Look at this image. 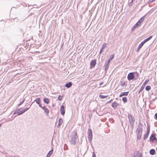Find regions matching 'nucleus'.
Segmentation results:
<instances>
[{"instance_id":"29","label":"nucleus","mask_w":157,"mask_h":157,"mask_svg":"<svg viewBox=\"0 0 157 157\" xmlns=\"http://www.w3.org/2000/svg\"><path fill=\"white\" fill-rule=\"evenodd\" d=\"M43 110H44L45 113H46L47 115H48L49 112V111L48 109L45 107Z\"/></svg>"},{"instance_id":"21","label":"nucleus","mask_w":157,"mask_h":157,"mask_svg":"<svg viewBox=\"0 0 157 157\" xmlns=\"http://www.w3.org/2000/svg\"><path fill=\"white\" fill-rule=\"evenodd\" d=\"M109 63H105V71H106L107 70L109 67Z\"/></svg>"},{"instance_id":"22","label":"nucleus","mask_w":157,"mask_h":157,"mask_svg":"<svg viewBox=\"0 0 157 157\" xmlns=\"http://www.w3.org/2000/svg\"><path fill=\"white\" fill-rule=\"evenodd\" d=\"M44 103H46L47 104H48L49 102V100L48 98H44Z\"/></svg>"},{"instance_id":"13","label":"nucleus","mask_w":157,"mask_h":157,"mask_svg":"<svg viewBox=\"0 0 157 157\" xmlns=\"http://www.w3.org/2000/svg\"><path fill=\"white\" fill-rule=\"evenodd\" d=\"M152 37V36H150L149 37L145 39L144 40L142 41V42L144 44L146 42L150 40Z\"/></svg>"},{"instance_id":"7","label":"nucleus","mask_w":157,"mask_h":157,"mask_svg":"<svg viewBox=\"0 0 157 157\" xmlns=\"http://www.w3.org/2000/svg\"><path fill=\"white\" fill-rule=\"evenodd\" d=\"M150 140L152 142H153L154 141H157V139L155 136V134H152L150 137Z\"/></svg>"},{"instance_id":"28","label":"nucleus","mask_w":157,"mask_h":157,"mask_svg":"<svg viewBox=\"0 0 157 157\" xmlns=\"http://www.w3.org/2000/svg\"><path fill=\"white\" fill-rule=\"evenodd\" d=\"M63 123V120L61 118H60L59 119V121L58 124V127L59 126L61 125Z\"/></svg>"},{"instance_id":"38","label":"nucleus","mask_w":157,"mask_h":157,"mask_svg":"<svg viewBox=\"0 0 157 157\" xmlns=\"http://www.w3.org/2000/svg\"><path fill=\"white\" fill-rule=\"evenodd\" d=\"M39 107H40L41 108L43 109H44L46 107L44 106H42V105L41 104L39 105Z\"/></svg>"},{"instance_id":"46","label":"nucleus","mask_w":157,"mask_h":157,"mask_svg":"<svg viewBox=\"0 0 157 157\" xmlns=\"http://www.w3.org/2000/svg\"><path fill=\"white\" fill-rule=\"evenodd\" d=\"M103 82H101L100 84H99V85L100 86H101V85L103 84Z\"/></svg>"},{"instance_id":"40","label":"nucleus","mask_w":157,"mask_h":157,"mask_svg":"<svg viewBox=\"0 0 157 157\" xmlns=\"http://www.w3.org/2000/svg\"><path fill=\"white\" fill-rule=\"evenodd\" d=\"M24 99L22 101H21L20 103L18 104V106H19L21 105L24 102Z\"/></svg>"},{"instance_id":"47","label":"nucleus","mask_w":157,"mask_h":157,"mask_svg":"<svg viewBox=\"0 0 157 157\" xmlns=\"http://www.w3.org/2000/svg\"><path fill=\"white\" fill-rule=\"evenodd\" d=\"M136 72V74H137V76H138L139 75L138 73H137V72Z\"/></svg>"},{"instance_id":"36","label":"nucleus","mask_w":157,"mask_h":157,"mask_svg":"<svg viewBox=\"0 0 157 157\" xmlns=\"http://www.w3.org/2000/svg\"><path fill=\"white\" fill-rule=\"evenodd\" d=\"M141 24L140 23H139L138 21L135 25V26H136L137 27L138 26H140Z\"/></svg>"},{"instance_id":"10","label":"nucleus","mask_w":157,"mask_h":157,"mask_svg":"<svg viewBox=\"0 0 157 157\" xmlns=\"http://www.w3.org/2000/svg\"><path fill=\"white\" fill-rule=\"evenodd\" d=\"M119 105V103H117L116 102H114L112 103L111 106L114 109H115Z\"/></svg>"},{"instance_id":"8","label":"nucleus","mask_w":157,"mask_h":157,"mask_svg":"<svg viewBox=\"0 0 157 157\" xmlns=\"http://www.w3.org/2000/svg\"><path fill=\"white\" fill-rule=\"evenodd\" d=\"M108 45V44L106 43H104L101 46V49L100 52H99V54H101L103 52V50L106 47H107Z\"/></svg>"},{"instance_id":"26","label":"nucleus","mask_w":157,"mask_h":157,"mask_svg":"<svg viewBox=\"0 0 157 157\" xmlns=\"http://www.w3.org/2000/svg\"><path fill=\"white\" fill-rule=\"evenodd\" d=\"M53 152V150L52 149L49 151L46 155V157H50L51 155L52 154Z\"/></svg>"},{"instance_id":"42","label":"nucleus","mask_w":157,"mask_h":157,"mask_svg":"<svg viewBox=\"0 0 157 157\" xmlns=\"http://www.w3.org/2000/svg\"><path fill=\"white\" fill-rule=\"evenodd\" d=\"M92 157H96V155L94 152L92 153Z\"/></svg>"},{"instance_id":"12","label":"nucleus","mask_w":157,"mask_h":157,"mask_svg":"<svg viewBox=\"0 0 157 157\" xmlns=\"http://www.w3.org/2000/svg\"><path fill=\"white\" fill-rule=\"evenodd\" d=\"M96 60H92L90 63V66H92V67H94L96 64Z\"/></svg>"},{"instance_id":"44","label":"nucleus","mask_w":157,"mask_h":157,"mask_svg":"<svg viewBox=\"0 0 157 157\" xmlns=\"http://www.w3.org/2000/svg\"><path fill=\"white\" fill-rule=\"evenodd\" d=\"M155 0H149L148 3L149 4L150 3H151L154 1Z\"/></svg>"},{"instance_id":"20","label":"nucleus","mask_w":157,"mask_h":157,"mask_svg":"<svg viewBox=\"0 0 157 157\" xmlns=\"http://www.w3.org/2000/svg\"><path fill=\"white\" fill-rule=\"evenodd\" d=\"M40 98H36L34 101L36 102V103L38 104L39 105L41 104L40 102Z\"/></svg>"},{"instance_id":"39","label":"nucleus","mask_w":157,"mask_h":157,"mask_svg":"<svg viewBox=\"0 0 157 157\" xmlns=\"http://www.w3.org/2000/svg\"><path fill=\"white\" fill-rule=\"evenodd\" d=\"M29 108H30V107L29 108H26L25 109H24V110H23L22 111H23V113H24L25 111H26L28 110L29 109Z\"/></svg>"},{"instance_id":"30","label":"nucleus","mask_w":157,"mask_h":157,"mask_svg":"<svg viewBox=\"0 0 157 157\" xmlns=\"http://www.w3.org/2000/svg\"><path fill=\"white\" fill-rule=\"evenodd\" d=\"M145 16L142 17L138 21L140 23V24L144 21V18H145Z\"/></svg>"},{"instance_id":"33","label":"nucleus","mask_w":157,"mask_h":157,"mask_svg":"<svg viewBox=\"0 0 157 157\" xmlns=\"http://www.w3.org/2000/svg\"><path fill=\"white\" fill-rule=\"evenodd\" d=\"M108 96V95L104 96V95H99L100 98H102V99L105 98H106Z\"/></svg>"},{"instance_id":"35","label":"nucleus","mask_w":157,"mask_h":157,"mask_svg":"<svg viewBox=\"0 0 157 157\" xmlns=\"http://www.w3.org/2000/svg\"><path fill=\"white\" fill-rule=\"evenodd\" d=\"M137 27L135 26V25H134V26H133L132 27V29H131V30L132 31H133L134 30L137 28Z\"/></svg>"},{"instance_id":"17","label":"nucleus","mask_w":157,"mask_h":157,"mask_svg":"<svg viewBox=\"0 0 157 157\" xmlns=\"http://www.w3.org/2000/svg\"><path fill=\"white\" fill-rule=\"evenodd\" d=\"M144 45V44L142 42H141V43L139 45L138 47L137 48V49L136 51L137 52H139L140 49Z\"/></svg>"},{"instance_id":"23","label":"nucleus","mask_w":157,"mask_h":157,"mask_svg":"<svg viewBox=\"0 0 157 157\" xmlns=\"http://www.w3.org/2000/svg\"><path fill=\"white\" fill-rule=\"evenodd\" d=\"M149 134V132H147L146 133L144 134V140H146V139H147L148 138Z\"/></svg>"},{"instance_id":"6","label":"nucleus","mask_w":157,"mask_h":157,"mask_svg":"<svg viewBox=\"0 0 157 157\" xmlns=\"http://www.w3.org/2000/svg\"><path fill=\"white\" fill-rule=\"evenodd\" d=\"M148 81H149V80L147 79L146 80H145V82L143 83L142 85V86L140 90L139 91V92H138L139 93H140L141 91H142L143 90V89L144 88L145 85L148 82Z\"/></svg>"},{"instance_id":"24","label":"nucleus","mask_w":157,"mask_h":157,"mask_svg":"<svg viewBox=\"0 0 157 157\" xmlns=\"http://www.w3.org/2000/svg\"><path fill=\"white\" fill-rule=\"evenodd\" d=\"M155 152V149H151L150 150L149 153L151 155H154Z\"/></svg>"},{"instance_id":"19","label":"nucleus","mask_w":157,"mask_h":157,"mask_svg":"<svg viewBox=\"0 0 157 157\" xmlns=\"http://www.w3.org/2000/svg\"><path fill=\"white\" fill-rule=\"evenodd\" d=\"M72 85V83L71 82H69L67 83L65 86L67 88H69Z\"/></svg>"},{"instance_id":"16","label":"nucleus","mask_w":157,"mask_h":157,"mask_svg":"<svg viewBox=\"0 0 157 157\" xmlns=\"http://www.w3.org/2000/svg\"><path fill=\"white\" fill-rule=\"evenodd\" d=\"M129 92H121L119 95V97H121L124 96H127L128 95Z\"/></svg>"},{"instance_id":"15","label":"nucleus","mask_w":157,"mask_h":157,"mask_svg":"<svg viewBox=\"0 0 157 157\" xmlns=\"http://www.w3.org/2000/svg\"><path fill=\"white\" fill-rule=\"evenodd\" d=\"M152 37V36H150L149 37L145 39L144 40L142 41V42L144 44L146 42L150 40Z\"/></svg>"},{"instance_id":"5","label":"nucleus","mask_w":157,"mask_h":157,"mask_svg":"<svg viewBox=\"0 0 157 157\" xmlns=\"http://www.w3.org/2000/svg\"><path fill=\"white\" fill-rule=\"evenodd\" d=\"M88 139L91 142L93 138L92 131L90 129H89L88 131Z\"/></svg>"},{"instance_id":"3","label":"nucleus","mask_w":157,"mask_h":157,"mask_svg":"<svg viewBox=\"0 0 157 157\" xmlns=\"http://www.w3.org/2000/svg\"><path fill=\"white\" fill-rule=\"evenodd\" d=\"M128 119L130 125L132 128H133L135 121V119L133 116L131 114H128Z\"/></svg>"},{"instance_id":"43","label":"nucleus","mask_w":157,"mask_h":157,"mask_svg":"<svg viewBox=\"0 0 157 157\" xmlns=\"http://www.w3.org/2000/svg\"><path fill=\"white\" fill-rule=\"evenodd\" d=\"M155 118L157 120V113H156L155 115Z\"/></svg>"},{"instance_id":"27","label":"nucleus","mask_w":157,"mask_h":157,"mask_svg":"<svg viewBox=\"0 0 157 157\" xmlns=\"http://www.w3.org/2000/svg\"><path fill=\"white\" fill-rule=\"evenodd\" d=\"M121 85L123 87H126V82L124 81H120Z\"/></svg>"},{"instance_id":"25","label":"nucleus","mask_w":157,"mask_h":157,"mask_svg":"<svg viewBox=\"0 0 157 157\" xmlns=\"http://www.w3.org/2000/svg\"><path fill=\"white\" fill-rule=\"evenodd\" d=\"M114 55L113 54V55H112V56L108 60L107 63H109L110 61L114 58Z\"/></svg>"},{"instance_id":"37","label":"nucleus","mask_w":157,"mask_h":157,"mask_svg":"<svg viewBox=\"0 0 157 157\" xmlns=\"http://www.w3.org/2000/svg\"><path fill=\"white\" fill-rule=\"evenodd\" d=\"M63 97L61 96V95H59L58 98V99L59 101H61L62 100Z\"/></svg>"},{"instance_id":"32","label":"nucleus","mask_w":157,"mask_h":157,"mask_svg":"<svg viewBox=\"0 0 157 157\" xmlns=\"http://www.w3.org/2000/svg\"><path fill=\"white\" fill-rule=\"evenodd\" d=\"M151 89V87L149 86H146L145 88V89L146 90L149 91Z\"/></svg>"},{"instance_id":"4","label":"nucleus","mask_w":157,"mask_h":157,"mask_svg":"<svg viewBox=\"0 0 157 157\" xmlns=\"http://www.w3.org/2000/svg\"><path fill=\"white\" fill-rule=\"evenodd\" d=\"M136 72H134L129 73L127 76V79L129 81H130L131 80L134 79L135 78V75L134 74Z\"/></svg>"},{"instance_id":"48","label":"nucleus","mask_w":157,"mask_h":157,"mask_svg":"<svg viewBox=\"0 0 157 157\" xmlns=\"http://www.w3.org/2000/svg\"><path fill=\"white\" fill-rule=\"evenodd\" d=\"M13 157H20V156H18L17 157H16L15 156H14Z\"/></svg>"},{"instance_id":"14","label":"nucleus","mask_w":157,"mask_h":157,"mask_svg":"<svg viewBox=\"0 0 157 157\" xmlns=\"http://www.w3.org/2000/svg\"><path fill=\"white\" fill-rule=\"evenodd\" d=\"M152 37V36H150L149 37L145 39L144 40L142 41V42L144 44L146 42L150 40Z\"/></svg>"},{"instance_id":"18","label":"nucleus","mask_w":157,"mask_h":157,"mask_svg":"<svg viewBox=\"0 0 157 157\" xmlns=\"http://www.w3.org/2000/svg\"><path fill=\"white\" fill-rule=\"evenodd\" d=\"M136 153H137V154L136 155H134L133 157H142V155L141 153L139 152V151L136 152Z\"/></svg>"},{"instance_id":"31","label":"nucleus","mask_w":157,"mask_h":157,"mask_svg":"<svg viewBox=\"0 0 157 157\" xmlns=\"http://www.w3.org/2000/svg\"><path fill=\"white\" fill-rule=\"evenodd\" d=\"M122 101L124 102V103H125L127 102V99L126 97H124L122 98Z\"/></svg>"},{"instance_id":"11","label":"nucleus","mask_w":157,"mask_h":157,"mask_svg":"<svg viewBox=\"0 0 157 157\" xmlns=\"http://www.w3.org/2000/svg\"><path fill=\"white\" fill-rule=\"evenodd\" d=\"M60 111L61 112V114L63 115L65 114V111L64 109V107L63 105H62L60 107Z\"/></svg>"},{"instance_id":"2","label":"nucleus","mask_w":157,"mask_h":157,"mask_svg":"<svg viewBox=\"0 0 157 157\" xmlns=\"http://www.w3.org/2000/svg\"><path fill=\"white\" fill-rule=\"evenodd\" d=\"M77 137L76 132V131L73 132L69 137V141L72 144H75Z\"/></svg>"},{"instance_id":"1","label":"nucleus","mask_w":157,"mask_h":157,"mask_svg":"<svg viewBox=\"0 0 157 157\" xmlns=\"http://www.w3.org/2000/svg\"><path fill=\"white\" fill-rule=\"evenodd\" d=\"M143 125L142 124L141 122H140L136 131L137 140L140 139L141 137L143 131Z\"/></svg>"},{"instance_id":"49","label":"nucleus","mask_w":157,"mask_h":157,"mask_svg":"<svg viewBox=\"0 0 157 157\" xmlns=\"http://www.w3.org/2000/svg\"><path fill=\"white\" fill-rule=\"evenodd\" d=\"M1 124H0V127H1Z\"/></svg>"},{"instance_id":"45","label":"nucleus","mask_w":157,"mask_h":157,"mask_svg":"<svg viewBox=\"0 0 157 157\" xmlns=\"http://www.w3.org/2000/svg\"><path fill=\"white\" fill-rule=\"evenodd\" d=\"M65 146H67V145H66V144H65L64 145V150H66V148H65Z\"/></svg>"},{"instance_id":"41","label":"nucleus","mask_w":157,"mask_h":157,"mask_svg":"<svg viewBox=\"0 0 157 157\" xmlns=\"http://www.w3.org/2000/svg\"><path fill=\"white\" fill-rule=\"evenodd\" d=\"M113 101V99H111L110 100L108 101L106 103V104L111 103Z\"/></svg>"},{"instance_id":"9","label":"nucleus","mask_w":157,"mask_h":157,"mask_svg":"<svg viewBox=\"0 0 157 157\" xmlns=\"http://www.w3.org/2000/svg\"><path fill=\"white\" fill-rule=\"evenodd\" d=\"M20 109L19 108L17 110H16L14 112L13 114H17L18 115H20L22 114L23 113V111H20Z\"/></svg>"},{"instance_id":"34","label":"nucleus","mask_w":157,"mask_h":157,"mask_svg":"<svg viewBox=\"0 0 157 157\" xmlns=\"http://www.w3.org/2000/svg\"><path fill=\"white\" fill-rule=\"evenodd\" d=\"M147 132L150 133V126H149V125H148V124H147Z\"/></svg>"}]
</instances>
